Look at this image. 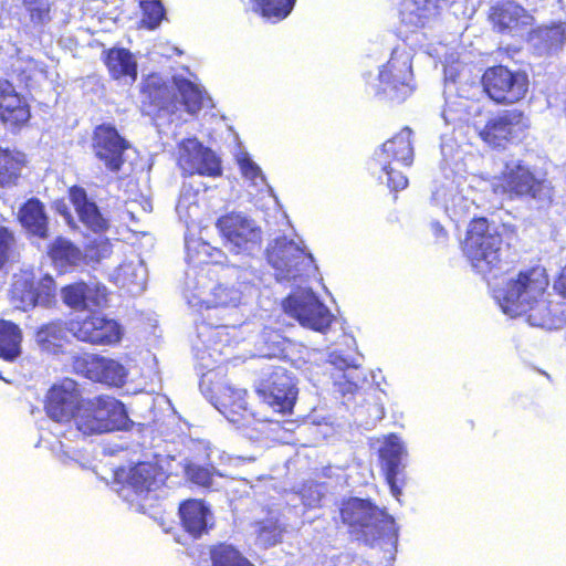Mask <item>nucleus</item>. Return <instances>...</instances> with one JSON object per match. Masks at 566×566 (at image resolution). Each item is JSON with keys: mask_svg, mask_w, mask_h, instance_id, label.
<instances>
[{"mask_svg": "<svg viewBox=\"0 0 566 566\" xmlns=\"http://www.w3.org/2000/svg\"><path fill=\"white\" fill-rule=\"evenodd\" d=\"M282 537V530L277 522L269 518L258 525L256 539L260 545L270 547L277 544Z\"/></svg>", "mask_w": 566, "mask_h": 566, "instance_id": "nucleus-47", "label": "nucleus"}, {"mask_svg": "<svg viewBox=\"0 0 566 566\" xmlns=\"http://www.w3.org/2000/svg\"><path fill=\"white\" fill-rule=\"evenodd\" d=\"M64 303L74 310H91L106 302V287L97 282H77L62 290Z\"/></svg>", "mask_w": 566, "mask_h": 566, "instance_id": "nucleus-23", "label": "nucleus"}, {"mask_svg": "<svg viewBox=\"0 0 566 566\" xmlns=\"http://www.w3.org/2000/svg\"><path fill=\"white\" fill-rule=\"evenodd\" d=\"M198 192L190 187L184 186L178 199L176 211L179 219L189 228L195 224L200 214Z\"/></svg>", "mask_w": 566, "mask_h": 566, "instance_id": "nucleus-39", "label": "nucleus"}, {"mask_svg": "<svg viewBox=\"0 0 566 566\" xmlns=\"http://www.w3.org/2000/svg\"><path fill=\"white\" fill-rule=\"evenodd\" d=\"M248 11H252L261 17L281 21L285 19L293 10L296 0H241Z\"/></svg>", "mask_w": 566, "mask_h": 566, "instance_id": "nucleus-35", "label": "nucleus"}, {"mask_svg": "<svg viewBox=\"0 0 566 566\" xmlns=\"http://www.w3.org/2000/svg\"><path fill=\"white\" fill-rule=\"evenodd\" d=\"M408 454L407 444L399 436L390 433L382 438L379 447L381 469L390 493L397 500L401 496L406 483L405 470Z\"/></svg>", "mask_w": 566, "mask_h": 566, "instance_id": "nucleus-15", "label": "nucleus"}, {"mask_svg": "<svg viewBox=\"0 0 566 566\" xmlns=\"http://www.w3.org/2000/svg\"><path fill=\"white\" fill-rule=\"evenodd\" d=\"M11 303L14 307L28 311L38 304L39 296L34 287V274L29 271H22L14 274L10 290Z\"/></svg>", "mask_w": 566, "mask_h": 566, "instance_id": "nucleus-31", "label": "nucleus"}, {"mask_svg": "<svg viewBox=\"0 0 566 566\" xmlns=\"http://www.w3.org/2000/svg\"><path fill=\"white\" fill-rule=\"evenodd\" d=\"M25 165L27 157L23 153L0 146V187L15 186Z\"/></svg>", "mask_w": 566, "mask_h": 566, "instance_id": "nucleus-34", "label": "nucleus"}, {"mask_svg": "<svg viewBox=\"0 0 566 566\" xmlns=\"http://www.w3.org/2000/svg\"><path fill=\"white\" fill-rule=\"evenodd\" d=\"M185 296L192 307L212 308L219 306H238L243 293L217 284L210 276V271L195 269L186 272Z\"/></svg>", "mask_w": 566, "mask_h": 566, "instance_id": "nucleus-8", "label": "nucleus"}, {"mask_svg": "<svg viewBox=\"0 0 566 566\" xmlns=\"http://www.w3.org/2000/svg\"><path fill=\"white\" fill-rule=\"evenodd\" d=\"M180 517L185 530L193 537H199L207 532L211 512L198 500H189L180 505Z\"/></svg>", "mask_w": 566, "mask_h": 566, "instance_id": "nucleus-29", "label": "nucleus"}, {"mask_svg": "<svg viewBox=\"0 0 566 566\" xmlns=\"http://www.w3.org/2000/svg\"><path fill=\"white\" fill-rule=\"evenodd\" d=\"M66 440L67 442L59 440L55 444L52 446V451L63 462H67L69 460L78 462L81 460L78 450L70 444L69 439Z\"/></svg>", "mask_w": 566, "mask_h": 566, "instance_id": "nucleus-53", "label": "nucleus"}, {"mask_svg": "<svg viewBox=\"0 0 566 566\" xmlns=\"http://www.w3.org/2000/svg\"><path fill=\"white\" fill-rule=\"evenodd\" d=\"M548 285L546 270L536 266L520 272L495 290L494 298L505 315L524 317L534 327L555 329L566 323V308L558 306Z\"/></svg>", "mask_w": 566, "mask_h": 566, "instance_id": "nucleus-1", "label": "nucleus"}, {"mask_svg": "<svg viewBox=\"0 0 566 566\" xmlns=\"http://www.w3.org/2000/svg\"><path fill=\"white\" fill-rule=\"evenodd\" d=\"M18 217L22 227L31 234L42 239L48 235V217L40 200H28L20 208Z\"/></svg>", "mask_w": 566, "mask_h": 566, "instance_id": "nucleus-32", "label": "nucleus"}, {"mask_svg": "<svg viewBox=\"0 0 566 566\" xmlns=\"http://www.w3.org/2000/svg\"><path fill=\"white\" fill-rule=\"evenodd\" d=\"M22 333L18 325L0 319V357L15 359L21 353Z\"/></svg>", "mask_w": 566, "mask_h": 566, "instance_id": "nucleus-38", "label": "nucleus"}, {"mask_svg": "<svg viewBox=\"0 0 566 566\" xmlns=\"http://www.w3.org/2000/svg\"><path fill=\"white\" fill-rule=\"evenodd\" d=\"M493 189L496 193L507 195L510 198L521 196L542 198L549 193L546 182L536 178L520 160L505 164L501 176L493 182Z\"/></svg>", "mask_w": 566, "mask_h": 566, "instance_id": "nucleus-12", "label": "nucleus"}, {"mask_svg": "<svg viewBox=\"0 0 566 566\" xmlns=\"http://www.w3.org/2000/svg\"><path fill=\"white\" fill-rule=\"evenodd\" d=\"M284 312L295 318L303 327L326 333L334 316L311 289H300L283 302Z\"/></svg>", "mask_w": 566, "mask_h": 566, "instance_id": "nucleus-10", "label": "nucleus"}, {"mask_svg": "<svg viewBox=\"0 0 566 566\" xmlns=\"http://www.w3.org/2000/svg\"><path fill=\"white\" fill-rule=\"evenodd\" d=\"M245 396L244 389L224 385L218 387V395L211 397V403L229 422L242 429L249 439H258L265 433L268 427L271 431H275L280 427L279 421L256 419L255 415L248 410Z\"/></svg>", "mask_w": 566, "mask_h": 566, "instance_id": "nucleus-6", "label": "nucleus"}, {"mask_svg": "<svg viewBox=\"0 0 566 566\" xmlns=\"http://www.w3.org/2000/svg\"><path fill=\"white\" fill-rule=\"evenodd\" d=\"M340 516L350 534L369 546H379L391 553L397 546V528L391 516L361 499H350L343 503Z\"/></svg>", "mask_w": 566, "mask_h": 566, "instance_id": "nucleus-2", "label": "nucleus"}, {"mask_svg": "<svg viewBox=\"0 0 566 566\" xmlns=\"http://www.w3.org/2000/svg\"><path fill=\"white\" fill-rule=\"evenodd\" d=\"M296 396L295 382L284 370L275 371L271 385L262 391L263 402L279 413L290 412Z\"/></svg>", "mask_w": 566, "mask_h": 566, "instance_id": "nucleus-22", "label": "nucleus"}, {"mask_svg": "<svg viewBox=\"0 0 566 566\" xmlns=\"http://www.w3.org/2000/svg\"><path fill=\"white\" fill-rule=\"evenodd\" d=\"M86 376L94 381L120 387L126 381L128 370L118 360L106 357H92L86 361Z\"/></svg>", "mask_w": 566, "mask_h": 566, "instance_id": "nucleus-25", "label": "nucleus"}, {"mask_svg": "<svg viewBox=\"0 0 566 566\" xmlns=\"http://www.w3.org/2000/svg\"><path fill=\"white\" fill-rule=\"evenodd\" d=\"M84 436L101 434L114 430H127L132 421L125 406L113 397L84 400L71 421Z\"/></svg>", "mask_w": 566, "mask_h": 566, "instance_id": "nucleus-4", "label": "nucleus"}, {"mask_svg": "<svg viewBox=\"0 0 566 566\" xmlns=\"http://www.w3.org/2000/svg\"><path fill=\"white\" fill-rule=\"evenodd\" d=\"M49 256L56 269L66 271L78 265L84 254L70 240L59 237L49 245Z\"/></svg>", "mask_w": 566, "mask_h": 566, "instance_id": "nucleus-33", "label": "nucleus"}, {"mask_svg": "<svg viewBox=\"0 0 566 566\" xmlns=\"http://www.w3.org/2000/svg\"><path fill=\"white\" fill-rule=\"evenodd\" d=\"M0 118L11 126H19L30 118V111L13 85L0 80Z\"/></svg>", "mask_w": 566, "mask_h": 566, "instance_id": "nucleus-24", "label": "nucleus"}, {"mask_svg": "<svg viewBox=\"0 0 566 566\" xmlns=\"http://www.w3.org/2000/svg\"><path fill=\"white\" fill-rule=\"evenodd\" d=\"M489 18L493 27L500 32H507L512 35H522L533 22V17L513 1L492 7Z\"/></svg>", "mask_w": 566, "mask_h": 566, "instance_id": "nucleus-20", "label": "nucleus"}, {"mask_svg": "<svg viewBox=\"0 0 566 566\" xmlns=\"http://www.w3.org/2000/svg\"><path fill=\"white\" fill-rule=\"evenodd\" d=\"M410 77L408 60L391 59L379 71V90L391 99L402 101L412 92Z\"/></svg>", "mask_w": 566, "mask_h": 566, "instance_id": "nucleus-19", "label": "nucleus"}, {"mask_svg": "<svg viewBox=\"0 0 566 566\" xmlns=\"http://www.w3.org/2000/svg\"><path fill=\"white\" fill-rule=\"evenodd\" d=\"M157 105H158V106H159V108H161V109H164V108H168V106H167L164 102H161V101L157 102Z\"/></svg>", "mask_w": 566, "mask_h": 566, "instance_id": "nucleus-58", "label": "nucleus"}, {"mask_svg": "<svg viewBox=\"0 0 566 566\" xmlns=\"http://www.w3.org/2000/svg\"><path fill=\"white\" fill-rule=\"evenodd\" d=\"M112 254V244L107 239L97 238L86 248L84 258L88 261L99 262Z\"/></svg>", "mask_w": 566, "mask_h": 566, "instance_id": "nucleus-49", "label": "nucleus"}, {"mask_svg": "<svg viewBox=\"0 0 566 566\" xmlns=\"http://www.w3.org/2000/svg\"><path fill=\"white\" fill-rule=\"evenodd\" d=\"M31 19L35 22H43L48 19L50 12L49 0H23Z\"/></svg>", "mask_w": 566, "mask_h": 566, "instance_id": "nucleus-52", "label": "nucleus"}, {"mask_svg": "<svg viewBox=\"0 0 566 566\" xmlns=\"http://www.w3.org/2000/svg\"><path fill=\"white\" fill-rule=\"evenodd\" d=\"M216 227L228 249L237 254L252 253L260 247L261 229L243 213H229L218 219Z\"/></svg>", "mask_w": 566, "mask_h": 566, "instance_id": "nucleus-13", "label": "nucleus"}, {"mask_svg": "<svg viewBox=\"0 0 566 566\" xmlns=\"http://www.w3.org/2000/svg\"><path fill=\"white\" fill-rule=\"evenodd\" d=\"M67 332L69 328H65L61 322H52L38 331L35 339L43 350L55 353L62 346Z\"/></svg>", "mask_w": 566, "mask_h": 566, "instance_id": "nucleus-40", "label": "nucleus"}, {"mask_svg": "<svg viewBox=\"0 0 566 566\" xmlns=\"http://www.w3.org/2000/svg\"><path fill=\"white\" fill-rule=\"evenodd\" d=\"M324 485L315 482L305 484L300 492L303 504L307 507L317 506L324 495Z\"/></svg>", "mask_w": 566, "mask_h": 566, "instance_id": "nucleus-50", "label": "nucleus"}, {"mask_svg": "<svg viewBox=\"0 0 566 566\" xmlns=\"http://www.w3.org/2000/svg\"><path fill=\"white\" fill-rule=\"evenodd\" d=\"M147 269L139 258L124 262L111 273V280L132 295L140 294L147 283Z\"/></svg>", "mask_w": 566, "mask_h": 566, "instance_id": "nucleus-26", "label": "nucleus"}, {"mask_svg": "<svg viewBox=\"0 0 566 566\" xmlns=\"http://www.w3.org/2000/svg\"><path fill=\"white\" fill-rule=\"evenodd\" d=\"M17 256V247L13 233L7 228H0V270Z\"/></svg>", "mask_w": 566, "mask_h": 566, "instance_id": "nucleus-48", "label": "nucleus"}, {"mask_svg": "<svg viewBox=\"0 0 566 566\" xmlns=\"http://www.w3.org/2000/svg\"><path fill=\"white\" fill-rule=\"evenodd\" d=\"M412 132L405 127L392 138L388 139L376 151V160L381 169H387L392 164L397 166H410L413 160Z\"/></svg>", "mask_w": 566, "mask_h": 566, "instance_id": "nucleus-21", "label": "nucleus"}, {"mask_svg": "<svg viewBox=\"0 0 566 566\" xmlns=\"http://www.w3.org/2000/svg\"><path fill=\"white\" fill-rule=\"evenodd\" d=\"M166 480L165 472L154 463L140 462L129 469L115 472L118 495L126 502L144 507V502L157 497V491Z\"/></svg>", "mask_w": 566, "mask_h": 566, "instance_id": "nucleus-7", "label": "nucleus"}, {"mask_svg": "<svg viewBox=\"0 0 566 566\" xmlns=\"http://www.w3.org/2000/svg\"><path fill=\"white\" fill-rule=\"evenodd\" d=\"M39 296L38 304L42 306H50L55 298L56 286L54 280L50 275L41 279L35 289Z\"/></svg>", "mask_w": 566, "mask_h": 566, "instance_id": "nucleus-51", "label": "nucleus"}, {"mask_svg": "<svg viewBox=\"0 0 566 566\" xmlns=\"http://www.w3.org/2000/svg\"><path fill=\"white\" fill-rule=\"evenodd\" d=\"M70 199L82 223L94 232H103L108 228V221L102 216L96 203L87 198L83 188L72 187Z\"/></svg>", "mask_w": 566, "mask_h": 566, "instance_id": "nucleus-27", "label": "nucleus"}, {"mask_svg": "<svg viewBox=\"0 0 566 566\" xmlns=\"http://www.w3.org/2000/svg\"><path fill=\"white\" fill-rule=\"evenodd\" d=\"M387 176V185L392 190H402L408 186V178L396 169L394 166H389L387 169H382Z\"/></svg>", "mask_w": 566, "mask_h": 566, "instance_id": "nucleus-54", "label": "nucleus"}, {"mask_svg": "<svg viewBox=\"0 0 566 566\" xmlns=\"http://www.w3.org/2000/svg\"><path fill=\"white\" fill-rule=\"evenodd\" d=\"M565 40V29L562 23L552 27H539L532 30L528 35L530 44L539 55L558 51Z\"/></svg>", "mask_w": 566, "mask_h": 566, "instance_id": "nucleus-30", "label": "nucleus"}, {"mask_svg": "<svg viewBox=\"0 0 566 566\" xmlns=\"http://www.w3.org/2000/svg\"><path fill=\"white\" fill-rule=\"evenodd\" d=\"M482 82L490 98L502 104H513L521 101L528 90L526 74L512 72L502 65L486 70Z\"/></svg>", "mask_w": 566, "mask_h": 566, "instance_id": "nucleus-14", "label": "nucleus"}, {"mask_svg": "<svg viewBox=\"0 0 566 566\" xmlns=\"http://www.w3.org/2000/svg\"><path fill=\"white\" fill-rule=\"evenodd\" d=\"M329 363L334 366L332 373L334 386L343 395L353 394L366 379L365 374L357 365L349 364L335 353L331 354Z\"/></svg>", "mask_w": 566, "mask_h": 566, "instance_id": "nucleus-28", "label": "nucleus"}, {"mask_svg": "<svg viewBox=\"0 0 566 566\" xmlns=\"http://www.w3.org/2000/svg\"><path fill=\"white\" fill-rule=\"evenodd\" d=\"M143 12L140 23L147 29H156L164 19L165 11L160 0H138Z\"/></svg>", "mask_w": 566, "mask_h": 566, "instance_id": "nucleus-46", "label": "nucleus"}, {"mask_svg": "<svg viewBox=\"0 0 566 566\" xmlns=\"http://www.w3.org/2000/svg\"><path fill=\"white\" fill-rule=\"evenodd\" d=\"M432 205L443 209L453 221L459 222L476 210L475 192L462 177L444 176L434 180L431 191Z\"/></svg>", "mask_w": 566, "mask_h": 566, "instance_id": "nucleus-9", "label": "nucleus"}, {"mask_svg": "<svg viewBox=\"0 0 566 566\" xmlns=\"http://www.w3.org/2000/svg\"><path fill=\"white\" fill-rule=\"evenodd\" d=\"M530 128V120L517 109H506L492 116L479 132L480 137L493 147L504 146L509 142L522 139Z\"/></svg>", "mask_w": 566, "mask_h": 566, "instance_id": "nucleus-16", "label": "nucleus"}, {"mask_svg": "<svg viewBox=\"0 0 566 566\" xmlns=\"http://www.w3.org/2000/svg\"><path fill=\"white\" fill-rule=\"evenodd\" d=\"M98 321L102 324L96 325L95 333L101 339H95L96 345H113L122 339L123 331L115 319L99 314Z\"/></svg>", "mask_w": 566, "mask_h": 566, "instance_id": "nucleus-45", "label": "nucleus"}, {"mask_svg": "<svg viewBox=\"0 0 566 566\" xmlns=\"http://www.w3.org/2000/svg\"><path fill=\"white\" fill-rule=\"evenodd\" d=\"M106 65L111 75L134 82L137 77V63L133 54L126 49H114L107 54Z\"/></svg>", "mask_w": 566, "mask_h": 566, "instance_id": "nucleus-37", "label": "nucleus"}, {"mask_svg": "<svg viewBox=\"0 0 566 566\" xmlns=\"http://www.w3.org/2000/svg\"><path fill=\"white\" fill-rule=\"evenodd\" d=\"M212 566H253L233 546L221 544L211 551Z\"/></svg>", "mask_w": 566, "mask_h": 566, "instance_id": "nucleus-44", "label": "nucleus"}, {"mask_svg": "<svg viewBox=\"0 0 566 566\" xmlns=\"http://www.w3.org/2000/svg\"><path fill=\"white\" fill-rule=\"evenodd\" d=\"M430 228L438 241L443 242L447 239V231L439 222H431Z\"/></svg>", "mask_w": 566, "mask_h": 566, "instance_id": "nucleus-56", "label": "nucleus"}, {"mask_svg": "<svg viewBox=\"0 0 566 566\" xmlns=\"http://www.w3.org/2000/svg\"><path fill=\"white\" fill-rule=\"evenodd\" d=\"M83 402L77 384L66 378L49 390L45 411L56 423H71Z\"/></svg>", "mask_w": 566, "mask_h": 566, "instance_id": "nucleus-17", "label": "nucleus"}, {"mask_svg": "<svg viewBox=\"0 0 566 566\" xmlns=\"http://www.w3.org/2000/svg\"><path fill=\"white\" fill-rule=\"evenodd\" d=\"M186 250L189 263L193 264L187 271L195 269L197 272H200L201 268L198 270L197 265L219 263L222 255L220 250L211 247L209 243L202 241L201 239H190L188 237H186ZM202 269L209 270L211 272L209 268L202 266Z\"/></svg>", "mask_w": 566, "mask_h": 566, "instance_id": "nucleus-36", "label": "nucleus"}, {"mask_svg": "<svg viewBox=\"0 0 566 566\" xmlns=\"http://www.w3.org/2000/svg\"><path fill=\"white\" fill-rule=\"evenodd\" d=\"M234 157L243 178L249 181L251 186L256 188L266 186V180L261 168L251 159L248 151L238 147Z\"/></svg>", "mask_w": 566, "mask_h": 566, "instance_id": "nucleus-42", "label": "nucleus"}, {"mask_svg": "<svg viewBox=\"0 0 566 566\" xmlns=\"http://www.w3.org/2000/svg\"><path fill=\"white\" fill-rule=\"evenodd\" d=\"M129 144L111 125H99L94 130L93 149L96 157L111 171H118L123 165L124 150Z\"/></svg>", "mask_w": 566, "mask_h": 566, "instance_id": "nucleus-18", "label": "nucleus"}, {"mask_svg": "<svg viewBox=\"0 0 566 566\" xmlns=\"http://www.w3.org/2000/svg\"><path fill=\"white\" fill-rule=\"evenodd\" d=\"M562 4H565L566 0H559Z\"/></svg>", "mask_w": 566, "mask_h": 566, "instance_id": "nucleus-59", "label": "nucleus"}, {"mask_svg": "<svg viewBox=\"0 0 566 566\" xmlns=\"http://www.w3.org/2000/svg\"><path fill=\"white\" fill-rule=\"evenodd\" d=\"M268 260L277 281L303 282L315 271L314 259L300 239L279 237L268 248Z\"/></svg>", "mask_w": 566, "mask_h": 566, "instance_id": "nucleus-5", "label": "nucleus"}, {"mask_svg": "<svg viewBox=\"0 0 566 566\" xmlns=\"http://www.w3.org/2000/svg\"><path fill=\"white\" fill-rule=\"evenodd\" d=\"M99 314L94 313L83 318L77 317L71 321L69 324V332L72 333L81 342L95 344V339H98L95 333L97 324H102L99 321Z\"/></svg>", "mask_w": 566, "mask_h": 566, "instance_id": "nucleus-43", "label": "nucleus"}, {"mask_svg": "<svg viewBox=\"0 0 566 566\" xmlns=\"http://www.w3.org/2000/svg\"><path fill=\"white\" fill-rule=\"evenodd\" d=\"M187 475L188 478L195 482L196 484L208 486L210 485L212 481V473L209 469L197 467V465H190L187 469Z\"/></svg>", "mask_w": 566, "mask_h": 566, "instance_id": "nucleus-55", "label": "nucleus"}, {"mask_svg": "<svg viewBox=\"0 0 566 566\" xmlns=\"http://www.w3.org/2000/svg\"><path fill=\"white\" fill-rule=\"evenodd\" d=\"M176 161L186 176L219 177L222 174L221 159L198 138H184L177 144Z\"/></svg>", "mask_w": 566, "mask_h": 566, "instance_id": "nucleus-11", "label": "nucleus"}, {"mask_svg": "<svg viewBox=\"0 0 566 566\" xmlns=\"http://www.w3.org/2000/svg\"><path fill=\"white\" fill-rule=\"evenodd\" d=\"M502 237L485 218L473 219L467 230L462 250L472 268L483 276L499 269Z\"/></svg>", "mask_w": 566, "mask_h": 566, "instance_id": "nucleus-3", "label": "nucleus"}, {"mask_svg": "<svg viewBox=\"0 0 566 566\" xmlns=\"http://www.w3.org/2000/svg\"><path fill=\"white\" fill-rule=\"evenodd\" d=\"M176 85L187 112L196 114L205 105L203 92L199 86L185 78L176 80Z\"/></svg>", "mask_w": 566, "mask_h": 566, "instance_id": "nucleus-41", "label": "nucleus"}, {"mask_svg": "<svg viewBox=\"0 0 566 566\" xmlns=\"http://www.w3.org/2000/svg\"><path fill=\"white\" fill-rule=\"evenodd\" d=\"M441 151H442L444 159L448 161V147L446 145H443L441 148Z\"/></svg>", "mask_w": 566, "mask_h": 566, "instance_id": "nucleus-57", "label": "nucleus"}]
</instances>
